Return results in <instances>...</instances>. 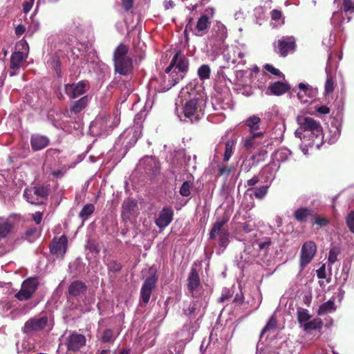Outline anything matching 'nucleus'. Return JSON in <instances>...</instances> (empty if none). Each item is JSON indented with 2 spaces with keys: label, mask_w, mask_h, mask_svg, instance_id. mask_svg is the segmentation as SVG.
<instances>
[{
  "label": "nucleus",
  "mask_w": 354,
  "mask_h": 354,
  "mask_svg": "<svg viewBox=\"0 0 354 354\" xmlns=\"http://www.w3.org/2000/svg\"><path fill=\"white\" fill-rule=\"evenodd\" d=\"M86 339L84 335L72 331L66 338L65 345L67 351L77 353L86 345Z\"/></svg>",
  "instance_id": "nucleus-9"
},
{
  "label": "nucleus",
  "mask_w": 354,
  "mask_h": 354,
  "mask_svg": "<svg viewBox=\"0 0 354 354\" xmlns=\"http://www.w3.org/2000/svg\"><path fill=\"white\" fill-rule=\"evenodd\" d=\"M174 210L170 206H165L159 213L158 217L155 220L156 225L159 228H165L172 221Z\"/></svg>",
  "instance_id": "nucleus-14"
},
{
  "label": "nucleus",
  "mask_w": 354,
  "mask_h": 354,
  "mask_svg": "<svg viewBox=\"0 0 354 354\" xmlns=\"http://www.w3.org/2000/svg\"><path fill=\"white\" fill-rule=\"evenodd\" d=\"M268 186L263 185L256 188L254 191L253 195L257 199H263L268 194Z\"/></svg>",
  "instance_id": "nucleus-41"
},
{
  "label": "nucleus",
  "mask_w": 354,
  "mask_h": 354,
  "mask_svg": "<svg viewBox=\"0 0 354 354\" xmlns=\"http://www.w3.org/2000/svg\"><path fill=\"white\" fill-rule=\"evenodd\" d=\"M33 195L31 194L32 191L26 189L24 191V196L27 201L32 204H41L42 200L48 197L50 190L47 187L40 186L34 187L32 189Z\"/></svg>",
  "instance_id": "nucleus-8"
},
{
  "label": "nucleus",
  "mask_w": 354,
  "mask_h": 354,
  "mask_svg": "<svg viewBox=\"0 0 354 354\" xmlns=\"http://www.w3.org/2000/svg\"><path fill=\"white\" fill-rule=\"evenodd\" d=\"M290 88L288 84L277 81L272 83L268 90L274 95H281L288 92Z\"/></svg>",
  "instance_id": "nucleus-23"
},
{
  "label": "nucleus",
  "mask_w": 354,
  "mask_h": 354,
  "mask_svg": "<svg viewBox=\"0 0 354 354\" xmlns=\"http://www.w3.org/2000/svg\"><path fill=\"white\" fill-rule=\"evenodd\" d=\"M332 310H335V304L334 301L329 300L326 302H324L319 306L317 310V313L318 315H321L326 314Z\"/></svg>",
  "instance_id": "nucleus-36"
},
{
  "label": "nucleus",
  "mask_w": 354,
  "mask_h": 354,
  "mask_svg": "<svg viewBox=\"0 0 354 354\" xmlns=\"http://www.w3.org/2000/svg\"><path fill=\"white\" fill-rule=\"evenodd\" d=\"M67 246L68 238L65 234H63L58 241H55V238H54L52 245L50 247V251L53 254L63 258L66 252Z\"/></svg>",
  "instance_id": "nucleus-16"
},
{
  "label": "nucleus",
  "mask_w": 354,
  "mask_h": 354,
  "mask_svg": "<svg viewBox=\"0 0 354 354\" xmlns=\"http://www.w3.org/2000/svg\"><path fill=\"white\" fill-rule=\"evenodd\" d=\"M232 171L231 167L227 166L218 167V175L228 176Z\"/></svg>",
  "instance_id": "nucleus-55"
},
{
  "label": "nucleus",
  "mask_w": 354,
  "mask_h": 354,
  "mask_svg": "<svg viewBox=\"0 0 354 354\" xmlns=\"http://www.w3.org/2000/svg\"><path fill=\"white\" fill-rule=\"evenodd\" d=\"M87 248L91 252L99 253L100 251V246L98 243H95L94 241H89L88 242Z\"/></svg>",
  "instance_id": "nucleus-52"
},
{
  "label": "nucleus",
  "mask_w": 354,
  "mask_h": 354,
  "mask_svg": "<svg viewBox=\"0 0 354 354\" xmlns=\"http://www.w3.org/2000/svg\"><path fill=\"white\" fill-rule=\"evenodd\" d=\"M317 111L321 114H328L330 112V109L326 106H321L317 109Z\"/></svg>",
  "instance_id": "nucleus-63"
},
{
  "label": "nucleus",
  "mask_w": 354,
  "mask_h": 354,
  "mask_svg": "<svg viewBox=\"0 0 354 354\" xmlns=\"http://www.w3.org/2000/svg\"><path fill=\"white\" fill-rule=\"evenodd\" d=\"M86 86L85 81H80L77 84L66 85V93L71 99H75L80 95L85 93V87Z\"/></svg>",
  "instance_id": "nucleus-18"
},
{
  "label": "nucleus",
  "mask_w": 354,
  "mask_h": 354,
  "mask_svg": "<svg viewBox=\"0 0 354 354\" xmlns=\"http://www.w3.org/2000/svg\"><path fill=\"white\" fill-rule=\"evenodd\" d=\"M297 316L301 326H303V324L311 318V315L308 313V310L301 307L297 308Z\"/></svg>",
  "instance_id": "nucleus-31"
},
{
  "label": "nucleus",
  "mask_w": 354,
  "mask_h": 354,
  "mask_svg": "<svg viewBox=\"0 0 354 354\" xmlns=\"http://www.w3.org/2000/svg\"><path fill=\"white\" fill-rule=\"evenodd\" d=\"M342 12L345 13L354 12V1L352 0H343Z\"/></svg>",
  "instance_id": "nucleus-45"
},
{
  "label": "nucleus",
  "mask_w": 354,
  "mask_h": 354,
  "mask_svg": "<svg viewBox=\"0 0 354 354\" xmlns=\"http://www.w3.org/2000/svg\"><path fill=\"white\" fill-rule=\"evenodd\" d=\"M35 0H26L25 3H24V12H28L32 8Z\"/></svg>",
  "instance_id": "nucleus-60"
},
{
  "label": "nucleus",
  "mask_w": 354,
  "mask_h": 354,
  "mask_svg": "<svg viewBox=\"0 0 354 354\" xmlns=\"http://www.w3.org/2000/svg\"><path fill=\"white\" fill-rule=\"evenodd\" d=\"M261 118L256 115L249 117L245 122V124L250 128V133H256L259 129Z\"/></svg>",
  "instance_id": "nucleus-27"
},
{
  "label": "nucleus",
  "mask_w": 354,
  "mask_h": 354,
  "mask_svg": "<svg viewBox=\"0 0 354 354\" xmlns=\"http://www.w3.org/2000/svg\"><path fill=\"white\" fill-rule=\"evenodd\" d=\"M346 223L350 232L354 233V211H351L346 218Z\"/></svg>",
  "instance_id": "nucleus-46"
},
{
  "label": "nucleus",
  "mask_w": 354,
  "mask_h": 354,
  "mask_svg": "<svg viewBox=\"0 0 354 354\" xmlns=\"http://www.w3.org/2000/svg\"><path fill=\"white\" fill-rule=\"evenodd\" d=\"M201 304L198 301H192L187 308L185 310V313L189 317H195L201 311Z\"/></svg>",
  "instance_id": "nucleus-29"
},
{
  "label": "nucleus",
  "mask_w": 354,
  "mask_h": 354,
  "mask_svg": "<svg viewBox=\"0 0 354 354\" xmlns=\"http://www.w3.org/2000/svg\"><path fill=\"white\" fill-rule=\"evenodd\" d=\"M192 183L189 181H185L180 187L179 192L181 196L187 197L191 194L190 187Z\"/></svg>",
  "instance_id": "nucleus-44"
},
{
  "label": "nucleus",
  "mask_w": 354,
  "mask_h": 354,
  "mask_svg": "<svg viewBox=\"0 0 354 354\" xmlns=\"http://www.w3.org/2000/svg\"><path fill=\"white\" fill-rule=\"evenodd\" d=\"M95 210V207L93 204H87L83 207L79 214L80 218L83 220H86L89 216H91Z\"/></svg>",
  "instance_id": "nucleus-35"
},
{
  "label": "nucleus",
  "mask_w": 354,
  "mask_h": 354,
  "mask_svg": "<svg viewBox=\"0 0 354 354\" xmlns=\"http://www.w3.org/2000/svg\"><path fill=\"white\" fill-rule=\"evenodd\" d=\"M49 139L44 136L32 135L30 139V145L33 151H39L47 147Z\"/></svg>",
  "instance_id": "nucleus-22"
},
{
  "label": "nucleus",
  "mask_w": 354,
  "mask_h": 354,
  "mask_svg": "<svg viewBox=\"0 0 354 354\" xmlns=\"http://www.w3.org/2000/svg\"><path fill=\"white\" fill-rule=\"evenodd\" d=\"M158 277L156 272L150 273L144 281L140 293V300L144 304L149 303L152 291L156 288Z\"/></svg>",
  "instance_id": "nucleus-7"
},
{
  "label": "nucleus",
  "mask_w": 354,
  "mask_h": 354,
  "mask_svg": "<svg viewBox=\"0 0 354 354\" xmlns=\"http://www.w3.org/2000/svg\"><path fill=\"white\" fill-rule=\"evenodd\" d=\"M315 216V211L309 207H301L294 212V218L299 223H305L308 218Z\"/></svg>",
  "instance_id": "nucleus-21"
},
{
  "label": "nucleus",
  "mask_w": 354,
  "mask_h": 354,
  "mask_svg": "<svg viewBox=\"0 0 354 354\" xmlns=\"http://www.w3.org/2000/svg\"><path fill=\"white\" fill-rule=\"evenodd\" d=\"M129 47L120 43L113 53L115 71L122 75H129L133 69L132 58L127 56Z\"/></svg>",
  "instance_id": "nucleus-2"
},
{
  "label": "nucleus",
  "mask_w": 354,
  "mask_h": 354,
  "mask_svg": "<svg viewBox=\"0 0 354 354\" xmlns=\"http://www.w3.org/2000/svg\"><path fill=\"white\" fill-rule=\"evenodd\" d=\"M110 115L102 114L99 115L91 123L90 129L94 131L97 129V134H103L107 132L109 130H111L110 120H111Z\"/></svg>",
  "instance_id": "nucleus-12"
},
{
  "label": "nucleus",
  "mask_w": 354,
  "mask_h": 354,
  "mask_svg": "<svg viewBox=\"0 0 354 354\" xmlns=\"http://www.w3.org/2000/svg\"><path fill=\"white\" fill-rule=\"evenodd\" d=\"M50 65L54 68L56 73L59 75L61 72V63L57 56H53L50 61Z\"/></svg>",
  "instance_id": "nucleus-49"
},
{
  "label": "nucleus",
  "mask_w": 354,
  "mask_h": 354,
  "mask_svg": "<svg viewBox=\"0 0 354 354\" xmlns=\"http://www.w3.org/2000/svg\"><path fill=\"white\" fill-rule=\"evenodd\" d=\"M37 238L38 233L36 227H30L26 231L25 239H26L29 243H33Z\"/></svg>",
  "instance_id": "nucleus-39"
},
{
  "label": "nucleus",
  "mask_w": 354,
  "mask_h": 354,
  "mask_svg": "<svg viewBox=\"0 0 354 354\" xmlns=\"http://www.w3.org/2000/svg\"><path fill=\"white\" fill-rule=\"evenodd\" d=\"M274 50L281 57H286L288 54L295 50L296 44L292 37H283L274 44Z\"/></svg>",
  "instance_id": "nucleus-10"
},
{
  "label": "nucleus",
  "mask_w": 354,
  "mask_h": 354,
  "mask_svg": "<svg viewBox=\"0 0 354 354\" xmlns=\"http://www.w3.org/2000/svg\"><path fill=\"white\" fill-rule=\"evenodd\" d=\"M210 24L211 21L209 17L207 15H203L198 19L194 28H193V19L190 18L186 25V28L184 32L186 35L187 30H189L196 36L202 37L208 32V30L210 27Z\"/></svg>",
  "instance_id": "nucleus-5"
},
{
  "label": "nucleus",
  "mask_w": 354,
  "mask_h": 354,
  "mask_svg": "<svg viewBox=\"0 0 354 354\" xmlns=\"http://www.w3.org/2000/svg\"><path fill=\"white\" fill-rule=\"evenodd\" d=\"M228 220L229 217L227 216H223L221 219L216 220L209 232V239L211 240L214 239L216 235H218V244L222 248H226L230 242L228 229L223 227Z\"/></svg>",
  "instance_id": "nucleus-4"
},
{
  "label": "nucleus",
  "mask_w": 354,
  "mask_h": 354,
  "mask_svg": "<svg viewBox=\"0 0 354 354\" xmlns=\"http://www.w3.org/2000/svg\"><path fill=\"white\" fill-rule=\"evenodd\" d=\"M175 6V3L172 0L165 1L164 2V7L165 10L173 8Z\"/></svg>",
  "instance_id": "nucleus-64"
},
{
  "label": "nucleus",
  "mask_w": 354,
  "mask_h": 354,
  "mask_svg": "<svg viewBox=\"0 0 354 354\" xmlns=\"http://www.w3.org/2000/svg\"><path fill=\"white\" fill-rule=\"evenodd\" d=\"M88 102V96L84 95L78 100L72 102L70 108L71 113L75 115L78 114L87 106Z\"/></svg>",
  "instance_id": "nucleus-24"
},
{
  "label": "nucleus",
  "mask_w": 354,
  "mask_h": 354,
  "mask_svg": "<svg viewBox=\"0 0 354 354\" xmlns=\"http://www.w3.org/2000/svg\"><path fill=\"white\" fill-rule=\"evenodd\" d=\"M123 9L129 12L133 6L134 0H121Z\"/></svg>",
  "instance_id": "nucleus-53"
},
{
  "label": "nucleus",
  "mask_w": 354,
  "mask_h": 354,
  "mask_svg": "<svg viewBox=\"0 0 354 354\" xmlns=\"http://www.w3.org/2000/svg\"><path fill=\"white\" fill-rule=\"evenodd\" d=\"M282 17V12L281 10L277 9H274L270 12V17L273 21H278Z\"/></svg>",
  "instance_id": "nucleus-56"
},
{
  "label": "nucleus",
  "mask_w": 354,
  "mask_h": 354,
  "mask_svg": "<svg viewBox=\"0 0 354 354\" xmlns=\"http://www.w3.org/2000/svg\"><path fill=\"white\" fill-rule=\"evenodd\" d=\"M200 284L199 274L196 268H192L187 277V288L192 297H194V291L197 290Z\"/></svg>",
  "instance_id": "nucleus-20"
},
{
  "label": "nucleus",
  "mask_w": 354,
  "mask_h": 354,
  "mask_svg": "<svg viewBox=\"0 0 354 354\" xmlns=\"http://www.w3.org/2000/svg\"><path fill=\"white\" fill-rule=\"evenodd\" d=\"M259 182V178L257 176H253L251 179L248 180L246 182V186L249 187L248 192L252 189V187L257 185Z\"/></svg>",
  "instance_id": "nucleus-54"
},
{
  "label": "nucleus",
  "mask_w": 354,
  "mask_h": 354,
  "mask_svg": "<svg viewBox=\"0 0 354 354\" xmlns=\"http://www.w3.org/2000/svg\"><path fill=\"white\" fill-rule=\"evenodd\" d=\"M235 145V142L232 140H228L225 142V153L223 156V161L227 162L230 158H231L232 153H233V147Z\"/></svg>",
  "instance_id": "nucleus-32"
},
{
  "label": "nucleus",
  "mask_w": 354,
  "mask_h": 354,
  "mask_svg": "<svg viewBox=\"0 0 354 354\" xmlns=\"http://www.w3.org/2000/svg\"><path fill=\"white\" fill-rule=\"evenodd\" d=\"M32 219L37 224H39L42 219V213L36 212L32 214Z\"/></svg>",
  "instance_id": "nucleus-62"
},
{
  "label": "nucleus",
  "mask_w": 354,
  "mask_h": 354,
  "mask_svg": "<svg viewBox=\"0 0 354 354\" xmlns=\"http://www.w3.org/2000/svg\"><path fill=\"white\" fill-rule=\"evenodd\" d=\"M298 86L301 91L304 92L305 95H309L312 91V88L308 84L301 82L299 84Z\"/></svg>",
  "instance_id": "nucleus-57"
},
{
  "label": "nucleus",
  "mask_w": 354,
  "mask_h": 354,
  "mask_svg": "<svg viewBox=\"0 0 354 354\" xmlns=\"http://www.w3.org/2000/svg\"><path fill=\"white\" fill-rule=\"evenodd\" d=\"M277 326V320L275 315H272L267 322L266 325L263 327L261 330V335L262 336L266 332L275 329Z\"/></svg>",
  "instance_id": "nucleus-37"
},
{
  "label": "nucleus",
  "mask_w": 354,
  "mask_h": 354,
  "mask_svg": "<svg viewBox=\"0 0 354 354\" xmlns=\"http://www.w3.org/2000/svg\"><path fill=\"white\" fill-rule=\"evenodd\" d=\"M315 219L314 223L318 225L326 226L328 223V220L326 218L320 217L315 212V216H312Z\"/></svg>",
  "instance_id": "nucleus-50"
},
{
  "label": "nucleus",
  "mask_w": 354,
  "mask_h": 354,
  "mask_svg": "<svg viewBox=\"0 0 354 354\" xmlns=\"http://www.w3.org/2000/svg\"><path fill=\"white\" fill-rule=\"evenodd\" d=\"M120 116L118 115V114H115L114 115V118L112 119V120H110V124L111 129H113L114 127H117L118 124L120 123Z\"/></svg>",
  "instance_id": "nucleus-61"
},
{
  "label": "nucleus",
  "mask_w": 354,
  "mask_h": 354,
  "mask_svg": "<svg viewBox=\"0 0 354 354\" xmlns=\"http://www.w3.org/2000/svg\"><path fill=\"white\" fill-rule=\"evenodd\" d=\"M271 243H272V241H271L270 238H266L264 241H262L259 244V249L260 250L268 249V247L271 245Z\"/></svg>",
  "instance_id": "nucleus-59"
},
{
  "label": "nucleus",
  "mask_w": 354,
  "mask_h": 354,
  "mask_svg": "<svg viewBox=\"0 0 354 354\" xmlns=\"http://www.w3.org/2000/svg\"><path fill=\"white\" fill-rule=\"evenodd\" d=\"M197 74L201 80L209 79L211 74L210 67L207 64L201 65L198 69Z\"/></svg>",
  "instance_id": "nucleus-33"
},
{
  "label": "nucleus",
  "mask_w": 354,
  "mask_h": 354,
  "mask_svg": "<svg viewBox=\"0 0 354 354\" xmlns=\"http://www.w3.org/2000/svg\"><path fill=\"white\" fill-rule=\"evenodd\" d=\"M47 323L48 317L46 316L30 319L25 323L24 331L28 333L42 330L46 326Z\"/></svg>",
  "instance_id": "nucleus-17"
},
{
  "label": "nucleus",
  "mask_w": 354,
  "mask_h": 354,
  "mask_svg": "<svg viewBox=\"0 0 354 354\" xmlns=\"http://www.w3.org/2000/svg\"><path fill=\"white\" fill-rule=\"evenodd\" d=\"M263 135V132H257L251 133V136L247 137L244 140L243 145L245 149H250L253 148L256 144L255 138L261 137Z\"/></svg>",
  "instance_id": "nucleus-30"
},
{
  "label": "nucleus",
  "mask_w": 354,
  "mask_h": 354,
  "mask_svg": "<svg viewBox=\"0 0 354 354\" xmlns=\"http://www.w3.org/2000/svg\"><path fill=\"white\" fill-rule=\"evenodd\" d=\"M317 276L319 279H324L326 278V266L323 264L317 270Z\"/></svg>",
  "instance_id": "nucleus-58"
},
{
  "label": "nucleus",
  "mask_w": 354,
  "mask_h": 354,
  "mask_svg": "<svg viewBox=\"0 0 354 354\" xmlns=\"http://www.w3.org/2000/svg\"><path fill=\"white\" fill-rule=\"evenodd\" d=\"M202 100L198 98H193L187 101L183 106V113L186 118L193 122L200 119L203 115L201 106Z\"/></svg>",
  "instance_id": "nucleus-6"
},
{
  "label": "nucleus",
  "mask_w": 354,
  "mask_h": 354,
  "mask_svg": "<svg viewBox=\"0 0 354 354\" xmlns=\"http://www.w3.org/2000/svg\"><path fill=\"white\" fill-rule=\"evenodd\" d=\"M263 67L267 71L270 72V73H272V75H274L276 77H281L284 76L283 75V73L278 68H274L271 64H266L264 65Z\"/></svg>",
  "instance_id": "nucleus-48"
},
{
  "label": "nucleus",
  "mask_w": 354,
  "mask_h": 354,
  "mask_svg": "<svg viewBox=\"0 0 354 354\" xmlns=\"http://www.w3.org/2000/svg\"><path fill=\"white\" fill-rule=\"evenodd\" d=\"M39 286V281L37 277H30L24 280V301L31 299Z\"/></svg>",
  "instance_id": "nucleus-15"
},
{
  "label": "nucleus",
  "mask_w": 354,
  "mask_h": 354,
  "mask_svg": "<svg viewBox=\"0 0 354 354\" xmlns=\"http://www.w3.org/2000/svg\"><path fill=\"white\" fill-rule=\"evenodd\" d=\"M341 250L338 247H333L329 252L328 261L330 264H333L337 260V256L340 254Z\"/></svg>",
  "instance_id": "nucleus-42"
},
{
  "label": "nucleus",
  "mask_w": 354,
  "mask_h": 354,
  "mask_svg": "<svg viewBox=\"0 0 354 354\" xmlns=\"http://www.w3.org/2000/svg\"><path fill=\"white\" fill-rule=\"evenodd\" d=\"M20 41L16 45V50L12 53L10 57L9 74L10 76L18 75L22 66V53L20 51Z\"/></svg>",
  "instance_id": "nucleus-13"
},
{
  "label": "nucleus",
  "mask_w": 354,
  "mask_h": 354,
  "mask_svg": "<svg viewBox=\"0 0 354 354\" xmlns=\"http://www.w3.org/2000/svg\"><path fill=\"white\" fill-rule=\"evenodd\" d=\"M137 207V202L132 198H127L122 204L124 211L127 214H131Z\"/></svg>",
  "instance_id": "nucleus-34"
},
{
  "label": "nucleus",
  "mask_w": 354,
  "mask_h": 354,
  "mask_svg": "<svg viewBox=\"0 0 354 354\" xmlns=\"http://www.w3.org/2000/svg\"><path fill=\"white\" fill-rule=\"evenodd\" d=\"M185 349V344L183 341L176 342V344L169 348V352L171 354H183Z\"/></svg>",
  "instance_id": "nucleus-43"
},
{
  "label": "nucleus",
  "mask_w": 354,
  "mask_h": 354,
  "mask_svg": "<svg viewBox=\"0 0 354 354\" xmlns=\"http://www.w3.org/2000/svg\"><path fill=\"white\" fill-rule=\"evenodd\" d=\"M317 252V245L314 241L305 242L301 250L300 266L304 268L310 263Z\"/></svg>",
  "instance_id": "nucleus-11"
},
{
  "label": "nucleus",
  "mask_w": 354,
  "mask_h": 354,
  "mask_svg": "<svg viewBox=\"0 0 354 354\" xmlns=\"http://www.w3.org/2000/svg\"><path fill=\"white\" fill-rule=\"evenodd\" d=\"M104 262L107 267L109 273H118L122 268V264L117 260L106 259L104 260Z\"/></svg>",
  "instance_id": "nucleus-26"
},
{
  "label": "nucleus",
  "mask_w": 354,
  "mask_h": 354,
  "mask_svg": "<svg viewBox=\"0 0 354 354\" xmlns=\"http://www.w3.org/2000/svg\"><path fill=\"white\" fill-rule=\"evenodd\" d=\"M255 165H257L256 162L252 161L250 158L249 160H243L241 168L245 172H248L251 169V168Z\"/></svg>",
  "instance_id": "nucleus-51"
},
{
  "label": "nucleus",
  "mask_w": 354,
  "mask_h": 354,
  "mask_svg": "<svg viewBox=\"0 0 354 354\" xmlns=\"http://www.w3.org/2000/svg\"><path fill=\"white\" fill-rule=\"evenodd\" d=\"M335 81L331 76H328L325 82L324 93L325 95H328L334 91Z\"/></svg>",
  "instance_id": "nucleus-40"
},
{
  "label": "nucleus",
  "mask_w": 354,
  "mask_h": 354,
  "mask_svg": "<svg viewBox=\"0 0 354 354\" xmlns=\"http://www.w3.org/2000/svg\"><path fill=\"white\" fill-rule=\"evenodd\" d=\"M267 155V150L262 148L258 151V153L251 156V160L254 162H256V164H259V162H263L266 160Z\"/></svg>",
  "instance_id": "nucleus-38"
},
{
  "label": "nucleus",
  "mask_w": 354,
  "mask_h": 354,
  "mask_svg": "<svg viewBox=\"0 0 354 354\" xmlns=\"http://www.w3.org/2000/svg\"><path fill=\"white\" fill-rule=\"evenodd\" d=\"M189 68V59L178 50L174 55L169 65L165 72L169 73L171 80L169 88H171L182 80L187 74Z\"/></svg>",
  "instance_id": "nucleus-1"
},
{
  "label": "nucleus",
  "mask_w": 354,
  "mask_h": 354,
  "mask_svg": "<svg viewBox=\"0 0 354 354\" xmlns=\"http://www.w3.org/2000/svg\"><path fill=\"white\" fill-rule=\"evenodd\" d=\"M13 223L11 218L7 220L0 221V238H4L10 232Z\"/></svg>",
  "instance_id": "nucleus-28"
},
{
  "label": "nucleus",
  "mask_w": 354,
  "mask_h": 354,
  "mask_svg": "<svg viewBox=\"0 0 354 354\" xmlns=\"http://www.w3.org/2000/svg\"><path fill=\"white\" fill-rule=\"evenodd\" d=\"M113 339L114 338L113 330L110 328L105 329L102 336V341L103 342H113Z\"/></svg>",
  "instance_id": "nucleus-47"
},
{
  "label": "nucleus",
  "mask_w": 354,
  "mask_h": 354,
  "mask_svg": "<svg viewBox=\"0 0 354 354\" xmlns=\"http://www.w3.org/2000/svg\"><path fill=\"white\" fill-rule=\"evenodd\" d=\"M87 286L80 280L71 282L68 288V295L72 297H77L87 291Z\"/></svg>",
  "instance_id": "nucleus-19"
},
{
  "label": "nucleus",
  "mask_w": 354,
  "mask_h": 354,
  "mask_svg": "<svg viewBox=\"0 0 354 354\" xmlns=\"http://www.w3.org/2000/svg\"><path fill=\"white\" fill-rule=\"evenodd\" d=\"M297 121L299 125V128L304 131H310L311 134L315 136L317 140V145L322 142L323 133L322 128L319 122L314 118L308 116H298Z\"/></svg>",
  "instance_id": "nucleus-3"
},
{
  "label": "nucleus",
  "mask_w": 354,
  "mask_h": 354,
  "mask_svg": "<svg viewBox=\"0 0 354 354\" xmlns=\"http://www.w3.org/2000/svg\"><path fill=\"white\" fill-rule=\"evenodd\" d=\"M324 325L323 321L321 318L317 317L310 322H307L303 324V329L304 331H309L311 330H320Z\"/></svg>",
  "instance_id": "nucleus-25"
}]
</instances>
